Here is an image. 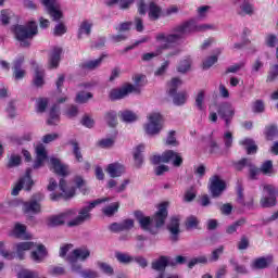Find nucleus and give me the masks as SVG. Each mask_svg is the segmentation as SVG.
Returning <instances> with one entry per match:
<instances>
[{
    "mask_svg": "<svg viewBox=\"0 0 278 278\" xmlns=\"http://www.w3.org/2000/svg\"><path fill=\"white\" fill-rule=\"evenodd\" d=\"M207 29H214V26L210 24L199 25L194 20H189L174 27L173 28L174 34L166 35L165 33H159L155 36V40L156 42H168L173 47V45H177L179 40H184V37L188 36V34L207 31Z\"/></svg>",
    "mask_w": 278,
    "mask_h": 278,
    "instance_id": "obj_1",
    "label": "nucleus"
},
{
    "mask_svg": "<svg viewBox=\"0 0 278 278\" xmlns=\"http://www.w3.org/2000/svg\"><path fill=\"white\" fill-rule=\"evenodd\" d=\"M13 34L16 40L21 42V47H29V41L34 36H38V24L34 21L28 22L25 26L15 25L13 27Z\"/></svg>",
    "mask_w": 278,
    "mask_h": 278,
    "instance_id": "obj_2",
    "label": "nucleus"
},
{
    "mask_svg": "<svg viewBox=\"0 0 278 278\" xmlns=\"http://www.w3.org/2000/svg\"><path fill=\"white\" fill-rule=\"evenodd\" d=\"M151 164L157 166V164H173L175 168H179L184 165V156L179 152L174 150H166L162 155H153L150 157Z\"/></svg>",
    "mask_w": 278,
    "mask_h": 278,
    "instance_id": "obj_3",
    "label": "nucleus"
},
{
    "mask_svg": "<svg viewBox=\"0 0 278 278\" xmlns=\"http://www.w3.org/2000/svg\"><path fill=\"white\" fill-rule=\"evenodd\" d=\"M105 201H109V199L108 198L97 199V200L90 202L88 206H84L83 208H80V211L78 212V216L76 218L72 219L71 222H68L67 226L68 227H77L79 225H84V223H86V220H90V218L92 217L90 212H92V210H94V206L101 205V203H105Z\"/></svg>",
    "mask_w": 278,
    "mask_h": 278,
    "instance_id": "obj_4",
    "label": "nucleus"
},
{
    "mask_svg": "<svg viewBox=\"0 0 278 278\" xmlns=\"http://www.w3.org/2000/svg\"><path fill=\"white\" fill-rule=\"evenodd\" d=\"M179 86H181V79L178 77L172 78L167 84V94L173 97L175 105H185L186 101H188V93L186 91L177 92Z\"/></svg>",
    "mask_w": 278,
    "mask_h": 278,
    "instance_id": "obj_5",
    "label": "nucleus"
},
{
    "mask_svg": "<svg viewBox=\"0 0 278 278\" xmlns=\"http://www.w3.org/2000/svg\"><path fill=\"white\" fill-rule=\"evenodd\" d=\"M34 179L31 178V168H27L25 175L22 176L15 186L12 189V197H18L21 190H26V192H31V188H34Z\"/></svg>",
    "mask_w": 278,
    "mask_h": 278,
    "instance_id": "obj_6",
    "label": "nucleus"
},
{
    "mask_svg": "<svg viewBox=\"0 0 278 278\" xmlns=\"http://www.w3.org/2000/svg\"><path fill=\"white\" fill-rule=\"evenodd\" d=\"M217 114L222 121H225L227 129L231 127V121L236 116V109L230 102H222L217 105Z\"/></svg>",
    "mask_w": 278,
    "mask_h": 278,
    "instance_id": "obj_7",
    "label": "nucleus"
},
{
    "mask_svg": "<svg viewBox=\"0 0 278 278\" xmlns=\"http://www.w3.org/2000/svg\"><path fill=\"white\" fill-rule=\"evenodd\" d=\"M208 192L212 199H218L223 195V192L227 190V182L220 178L218 175H214L208 179Z\"/></svg>",
    "mask_w": 278,
    "mask_h": 278,
    "instance_id": "obj_8",
    "label": "nucleus"
},
{
    "mask_svg": "<svg viewBox=\"0 0 278 278\" xmlns=\"http://www.w3.org/2000/svg\"><path fill=\"white\" fill-rule=\"evenodd\" d=\"M233 166L236 170H244V168H249V179L252 181H255L257 179V175L262 172L255 164H253V161L249 157H243L237 162L233 163Z\"/></svg>",
    "mask_w": 278,
    "mask_h": 278,
    "instance_id": "obj_9",
    "label": "nucleus"
},
{
    "mask_svg": "<svg viewBox=\"0 0 278 278\" xmlns=\"http://www.w3.org/2000/svg\"><path fill=\"white\" fill-rule=\"evenodd\" d=\"M149 123L146 124V132L148 136H155L162 131V114L152 113L148 116Z\"/></svg>",
    "mask_w": 278,
    "mask_h": 278,
    "instance_id": "obj_10",
    "label": "nucleus"
},
{
    "mask_svg": "<svg viewBox=\"0 0 278 278\" xmlns=\"http://www.w3.org/2000/svg\"><path fill=\"white\" fill-rule=\"evenodd\" d=\"M181 216L173 215L167 224V231H169V240L172 242H179V235L181 233Z\"/></svg>",
    "mask_w": 278,
    "mask_h": 278,
    "instance_id": "obj_11",
    "label": "nucleus"
},
{
    "mask_svg": "<svg viewBox=\"0 0 278 278\" xmlns=\"http://www.w3.org/2000/svg\"><path fill=\"white\" fill-rule=\"evenodd\" d=\"M168 218V202H162L157 205V212L153 215L152 220L157 229L166 225Z\"/></svg>",
    "mask_w": 278,
    "mask_h": 278,
    "instance_id": "obj_12",
    "label": "nucleus"
},
{
    "mask_svg": "<svg viewBox=\"0 0 278 278\" xmlns=\"http://www.w3.org/2000/svg\"><path fill=\"white\" fill-rule=\"evenodd\" d=\"M265 192L268 194V197H263L260 201L261 206L263 207H275L277 205V188L273 185H266L264 186Z\"/></svg>",
    "mask_w": 278,
    "mask_h": 278,
    "instance_id": "obj_13",
    "label": "nucleus"
},
{
    "mask_svg": "<svg viewBox=\"0 0 278 278\" xmlns=\"http://www.w3.org/2000/svg\"><path fill=\"white\" fill-rule=\"evenodd\" d=\"M45 195L42 193H35L33 200L24 202L23 210L25 214H40L41 206L38 201H42Z\"/></svg>",
    "mask_w": 278,
    "mask_h": 278,
    "instance_id": "obj_14",
    "label": "nucleus"
},
{
    "mask_svg": "<svg viewBox=\"0 0 278 278\" xmlns=\"http://www.w3.org/2000/svg\"><path fill=\"white\" fill-rule=\"evenodd\" d=\"M60 191L63 193H51V201H60V199H64L68 201V199H73L75 197V187H72L68 191H66V179L61 178L59 181Z\"/></svg>",
    "mask_w": 278,
    "mask_h": 278,
    "instance_id": "obj_15",
    "label": "nucleus"
},
{
    "mask_svg": "<svg viewBox=\"0 0 278 278\" xmlns=\"http://www.w3.org/2000/svg\"><path fill=\"white\" fill-rule=\"evenodd\" d=\"M136 91V87L131 84H127L126 86H123L122 88H114L109 93V99L111 101H121V99H125L127 94L130 92Z\"/></svg>",
    "mask_w": 278,
    "mask_h": 278,
    "instance_id": "obj_16",
    "label": "nucleus"
},
{
    "mask_svg": "<svg viewBox=\"0 0 278 278\" xmlns=\"http://www.w3.org/2000/svg\"><path fill=\"white\" fill-rule=\"evenodd\" d=\"M48 14L51 16L52 21H60L63 16L60 9H58L56 0H41Z\"/></svg>",
    "mask_w": 278,
    "mask_h": 278,
    "instance_id": "obj_17",
    "label": "nucleus"
},
{
    "mask_svg": "<svg viewBox=\"0 0 278 278\" xmlns=\"http://www.w3.org/2000/svg\"><path fill=\"white\" fill-rule=\"evenodd\" d=\"M50 164L52 165L55 175H59V177H68V175H71V172H68V165L62 164L60 159L51 157Z\"/></svg>",
    "mask_w": 278,
    "mask_h": 278,
    "instance_id": "obj_18",
    "label": "nucleus"
},
{
    "mask_svg": "<svg viewBox=\"0 0 278 278\" xmlns=\"http://www.w3.org/2000/svg\"><path fill=\"white\" fill-rule=\"evenodd\" d=\"M270 264H273V255L261 256L252 261L251 268H253V270H264L268 268Z\"/></svg>",
    "mask_w": 278,
    "mask_h": 278,
    "instance_id": "obj_19",
    "label": "nucleus"
},
{
    "mask_svg": "<svg viewBox=\"0 0 278 278\" xmlns=\"http://www.w3.org/2000/svg\"><path fill=\"white\" fill-rule=\"evenodd\" d=\"M165 43L156 47L154 52H148L144 53L141 58V60L143 62H151V60H153V58H157L160 55H162V53H164V51H167V49H172V45L168 41H163Z\"/></svg>",
    "mask_w": 278,
    "mask_h": 278,
    "instance_id": "obj_20",
    "label": "nucleus"
},
{
    "mask_svg": "<svg viewBox=\"0 0 278 278\" xmlns=\"http://www.w3.org/2000/svg\"><path fill=\"white\" fill-rule=\"evenodd\" d=\"M13 238H21L22 240H31V235L27 233V226L16 223L10 232Z\"/></svg>",
    "mask_w": 278,
    "mask_h": 278,
    "instance_id": "obj_21",
    "label": "nucleus"
},
{
    "mask_svg": "<svg viewBox=\"0 0 278 278\" xmlns=\"http://www.w3.org/2000/svg\"><path fill=\"white\" fill-rule=\"evenodd\" d=\"M105 170L111 179H116V177H123V175H125V165L121 163H111Z\"/></svg>",
    "mask_w": 278,
    "mask_h": 278,
    "instance_id": "obj_22",
    "label": "nucleus"
},
{
    "mask_svg": "<svg viewBox=\"0 0 278 278\" xmlns=\"http://www.w3.org/2000/svg\"><path fill=\"white\" fill-rule=\"evenodd\" d=\"M23 62H25V56H18L13 61V77L18 81L23 79L26 75L25 70H23Z\"/></svg>",
    "mask_w": 278,
    "mask_h": 278,
    "instance_id": "obj_23",
    "label": "nucleus"
},
{
    "mask_svg": "<svg viewBox=\"0 0 278 278\" xmlns=\"http://www.w3.org/2000/svg\"><path fill=\"white\" fill-rule=\"evenodd\" d=\"M93 23L90 20H83L81 23L78 26V30H77V38L78 40H81V38H84V36H90V34H92V27H93Z\"/></svg>",
    "mask_w": 278,
    "mask_h": 278,
    "instance_id": "obj_24",
    "label": "nucleus"
},
{
    "mask_svg": "<svg viewBox=\"0 0 278 278\" xmlns=\"http://www.w3.org/2000/svg\"><path fill=\"white\" fill-rule=\"evenodd\" d=\"M37 247V251H33L30 253V258L33 262H36V264H41V262H45V258L47 255H49V252L47 251V248L45 244L40 243Z\"/></svg>",
    "mask_w": 278,
    "mask_h": 278,
    "instance_id": "obj_25",
    "label": "nucleus"
},
{
    "mask_svg": "<svg viewBox=\"0 0 278 278\" xmlns=\"http://www.w3.org/2000/svg\"><path fill=\"white\" fill-rule=\"evenodd\" d=\"M90 257V250L88 249H76L73 251V254L67 256V261L71 264H75L77 260H81V262H86Z\"/></svg>",
    "mask_w": 278,
    "mask_h": 278,
    "instance_id": "obj_26",
    "label": "nucleus"
},
{
    "mask_svg": "<svg viewBox=\"0 0 278 278\" xmlns=\"http://www.w3.org/2000/svg\"><path fill=\"white\" fill-rule=\"evenodd\" d=\"M60 60H62V48L54 47L49 53V67L58 68L60 66Z\"/></svg>",
    "mask_w": 278,
    "mask_h": 278,
    "instance_id": "obj_27",
    "label": "nucleus"
},
{
    "mask_svg": "<svg viewBox=\"0 0 278 278\" xmlns=\"http://www.w3.org/2000/svg\"><path fill=\"white\" fill-rule=\"evenodd\" d=\"M135 218L138 220L143 231H151V223H153V218L144 216V213H142V211H136Z\"/></svg>",
    "mask_w": 278,
    "mask_h": 278,
    "instance_id": "obj_28",
    "label": "nucleus"
},
{
    "mask_svg": "<svg viewBox=\"0 0 278 278\" xmlns=\"http://www.w3.org/2000/svg\"><path fill=\"white\" fill-rule=\"evenodd\" d=\"M66 218H68V213L50 216L48 218V227H60L66 223Z\"/></svg>",
    "mask_w": 278,
    "mask_h": 278,
    "instance_id": "obj_29",
    "label": "nucleus"
},
{
    "mask_svg": "<svg viewBox=\"0 0 278 278\" xmlns=\"http://www.w3.org/2000/svg\"><path fill=\"white\" fill-rule=\"evenodd\" d=\"M36 154L37 157L34 163V168H40V166H42V164H45V161L47 160V150L45 149V146H37Z\"/></svg>",
    "mask_w": 278,
    "mask_h": 278,
    "instance_id": "obj_30",
    "label": "nucleus"
},
{
    "mask_svg": "<svg viewBox=\"0 0 278 278\" xmlns=\"http://www.w3.org/2000/svg\"><path fill=\"white\" fill-rule=\"evenodd\" d=\"M144 152V144H139L135 148L134 153H132V157L135 161V166L137 168H141L142 164H144V159L142 156V153Z\"/></svg>",
    "mask_w": 278,
    "mask_h": 278,
    "instance_id": "obj_31",
    "label": "nucleus"
},
{
    "mask_svg": "<svg viewBox=\"0 0 278 278\" xmlns=\"http://www.w3.org/2000/svg\"><path fill=\"white\" fill-rule=\"evenodd\" d=\"M166 266H170L168 256H160L159 260L152 262L153 270H157L159 273H164V270H166Z\"/></svg>",
    "mask_w": 278,
    "mask_h": 278,
    "instance_id": "obj_32",
    "label": "nucleus"
},
{
    "mask_svg": "<svg viewBox=\"0 0 278 278\" xmlns=\"http://www.w3.org/2000/svg\"><path fill=\"white\" fill-rule=\"evenodd\" d=\"M105 55H101L99 59H96L93 61H87L79 64V67L81 71H94V68H99L101 66V62H103V59Z\"/></svg>",
    "mask_w": 278,
    "mask_h": 278,
    "instance_id": "obj_33",
    "label": "nucleus"
},
{
    "mask_svg": "<svg viewBox=\"0 0 278 278\" xmlns=\"http://www.w3.org/2000/svg\"><path fill=\"white\" fill-rule=\"evenodd\" d=\"M48 125H58L60 123V109L58 104L52 105L49 112Z\"/></svg>",
    "mask_w": 278,
    "mask_h": 278,
    "instance_id": "obj_34",
    "label": "nucleus"
},
{
    "mask_svg": "<svg viewBox=\"0 0 278 278\" xmlns=\"http://www.w3.org/2000/svg\"><path fill=\"white\" fill-rule=\"evenodd\" d=\"M148 16L150 21H157L162 16V9L155 2H150Z\"/></svg>",
    "mask_w": 278,
    "mask_h": 278,
    "instance_id": "obj_35",
    "label": "nucleus"
},
{
    "mask_svg": "<svg viewBox=\"0 0 278 278\" xmlns=\"http://www.w3.org/2000/svg\"><path fill=\"white\" fill-rule=\"evenodd\" d=\"M104 121L110 127H116L118 125V114L116 111H108L104 113Z\"/></svg>",
    "mask_w": 278,
    "mask_h": 278,
    "instance_id": "obj_36",
    "label": "nucleus"
},
{
    "mask_svg": "<svg viewBox=\"0 0 278 278\" xmlns=\"http://www.w3.org/2000/svg\"><path fill=\"white\" fill-rule=\"evenodd\" d=\"M74 273H79L83 278H99V273L91 270V269H85L81 270V266H75L73 265Z\"/></svg>",
    "mask_w": 278,
    "mask_h": 278,
    "instance_id": "obj_37",
    "label": "nucleus"
},
{
    "mask_svg": "<svg viewBox=\"0 0 278 278\" xmlns=\"http://www.w3.org/2000/svg\"><path fill=\"white\" fill-rule=\"evenodd\" d=\"M243 225H247V218L241 217L226 228V233L231 236L238 231V227H242Z\"/></svg>",
    "mask_w": 278,
    "mask_h": 278,
    "instance_id": "obj_38",
    "label": "nucleus"
},
{
    "mask_svg": "<svg viewBox=\"0 0 278 278\" xmlns=\"http://www.w3.org/2000/svg\"><path fill=\"white\" fill-rule=\"evenodd\" d=\"M33 84L36 88H42L45 86V71L38 68L35 70Z\"/></svg>",
    "mask_w": 278,
    "mask_h": 278,
    "instance_id": "obj_39",
    "label": "nucleus"
},
{
    "mask_svg": "<svg viewBox=\"0 0 278 278\" xmlns=\"http://www.w3.org/2000/svg\"><path fill=\"white\" fill-rule=\"evenodd\" d=\"M68 144L73 146V155L76 162H84V155L81 154V148H79V142L77 140H70Z\"/></svg>",
    "mask_w": 278,
    "mask_h": 278,
    "instance_id": "obj_40",
    "label": "nucleus"
},
{
    "mask_svg": "<svg viewBox=\"0 0 278 278\" xmlns=\"http://www.w3.org/2000/svg\"><path fill=\"white\" fill-rule=\"evenodd\" d=\"M115 3L119 5V10H129L136 0H110L108 5H115Z\"/></svg>",
    "mask_w": 278,
    "mask_h": 278,
    "instance_id": "obj_41",
    "label": "nucleus"
},
{
    "mask_svg": "<svg viewBox=\"0 0 278 278\" xmlns=\"http://www.w3.org/2000/svg\"><path fill=\"white\" fill-rule=\"evenodd\" d=\"M265 137L266 140L273 141L275 138H278V128L276 125H269L265 127Z\"/></svg>",
    "mask_w": 278,
    "mask_h": 278,
    "instance_id": "obj_42",
    "label": "nucleus"
},
{
    "mask_svg": "<svg viewBox=\"0 0 278 278\" xmlns=\"http://www.w3.org/2000/svg\"><path fill=\"white\" fill-rule=\"evenodd\" d=\"M119 117L124 123H134L138 121V115L131 111H123L119 113Z\"/></svg>",
    "mask_w": 278,
    "mask_h": 278,
    "instance_id": "obj_43",
    "label": "nucleus"
},
{
    "mask_svg": "<svg viewBox=\"0 0 278 278\" xmlns=\"http://www.w3.org/2000/svg\"><path fill=\"white\" fill-rule=\"evenodd\" d=\"M252 112L254 114H264L266 112V104L264 100H256L252 103Z\"/></svg>",
    "mask_w": 278,
    "mask_h": 278,
    "instance_id": "obj_44",
    "label": "nucleus"
},
{
    "mask_svg": "<svg viewBox=\"0 0 278 278\" xmlns=\"http://www.w3.org/2000/svg\"><path fill=\"white\" fill-rule=\"evenodd\" d=\"M190 66H192V59L186 58L178 64L177 71L178 73H188L190 70Z\"/></svg>",
    "mask_w": 278,
    "mask_h": 278,
    "instance_id": "obj_45",
    "label": "nucleus"
},
{
    "mask_svg": "<svg viewBox=\"0 0 278 278\" xmlns=\"http://www.w3.org/2000/svg\"><path fill=\"white\" fill-rule=\"evenodd\" d=\"M115 257L119 264H131L134 262V256L127 253L116 252Z\"/></svg>",
    "mask_w": 278,
    "mask_h": 278,
    "instance_id": "obj_46",
    "label": "nucleus"
},
{
    "mask_svg": "<svg viewBox=\"0 0 278 278\" xmlns=\"http://www.w3.org/2000/svg\"><path fill=\"white\" fill-rule=\"evenodd\" d=\"M118 207H121V204L118 202H115L105 208L102 210L104 216H114L116 212H118Z\"/></svg>",
    "mask_w": 278,
    "mask_h": 278,
    "instance_id": "obj_47",
    "label": "nucleus"
},
{
    "mask_svg": "<svg viewBox=\"0 0 278 278\" xmlns=\"http://www.w3.org/2000/svg\"><path fill=\"white\" fill-rule=\"evenodd\" d=\"M225 253V245H219L215 250L212 251L210 256V262H218L220 260V255Z\"/></svg>",
    "mask_w": 278,
    "mask_h": 278,
    "instance_id": "obj_48",
    "label": "nucleus"
},
{
    "mask_svg": "<svg viewBox=\"0 0 278 278\" xmlns=\"http://www.w3.org/2000/svg\"><path fill=\"white\" fill-rule=\"evenodd\" d=\"M229 264L231 266H233L235 271H237L238 275H248L249 274V269H247V267L244 265L238 264V262H236V260L230 258Z\"/></svg>",
    "mask_w": 278,
    "mask_h": 278,
    "instance_id": "obj_49",
    "label": "nucleus"
},
{
    "mask_svg": "<svg viewBox=\"0 0 278 278\" xmlns=\"http://www.w3.org/2000/svg\"><path fill=\"white\" fill-rule=\"evenodd\" d=\"M97 266L98 268H100V270H102V273H104V275H109V277H112V275H114V268L112 267V265L103 262H98Z\"/></svg>",
    "mask_w": 278,
    "mask_h": 278,
    "instance_id": "obj_50",
    "label": "nucleus"
},
{
    "mask_svg": "<svg viewBox=\"0 0 278 278\" xmlns=\"http://www.w3.org/2000/svg\"><path fill=\"white\" fill-rule=\"evenodd\" d=\"M74 184H76V188L83 192V194H88V189L86 188V180L81 176H76L74 178Z\"/></svg>",
    "mask_w": 278,
    "mask_h": 278,
    "instance_id": "obj_51",
    "label": "nucleus"
},
{
    "mask_svg": "<svg viewBox=\"0 0 278 278\" xmlns=\"http://www.w3.org/2000/svg\"><path fill=\"white\" fill-rule=\"evenodd\" d=\"M186 229H197L199 227V218L197 216H189L185 222Z\"/></svg>",
    "mask_w": 278,
    "mask_h": 278,
    "instance_id": "obj_52",
    "label": "nucleus"
},
{
    "mask_svg": "<svg viewBox=\"0 0 278 278\" xmlns=\"http://www.w3.org/2000/svg\"><path fill=\"white\" fill-rule=\"evenodd\" d=\"M176 136V131L175 130H170L167 135L165 144H167V147H178L179 146V141H177Z\"/></svg>",
    "mask_w": 278,
    "mask_h": 278,
    "instance_id": "obj_53",
    "label": "nucleus"
},
{
    "mask_svg": "<svg viewBox=\"0 0 278 278\" xmlns=\"http://www.w3.org/2000/svg\"><path fill=\"white\" fill-rule=\"evenodd\" d=\"M92 99V93L91 92H85L80 91L77 93L75 102L76 103H88V100Z\"/></svg>",
    "mask_w": 278,
    "mask_h": 278,
    "instance_id": "obj_54",
    "label": "nucleus"
},
{
    "mask_svg": "<svg viewBox=\"0 0 278 278\" xmlns=\"http://www.w3.org/2000/svg\"><path fill=\"white\" fill-rule=\"evenodd\" d=\"M36 247V243L31 242V241H24V242H20L15 245V249H18L20 251H31V249H34Z\"/></svg>",
    "mask_w": 278,
    "mask_h": 278,
    "instance_id": "obj_55",
    "label": "nucleus"
},
{
    "mask_svg": "<svg viewBox=\"0 0 278 278\" xmlns=\"http://www.w3.org/2000/svg\"><path fill=\"white\" fill-rule=\"evenodd\" d=\"M216 62H218L217 55L208 56L205 61H203L202 68L204 71H207V68H212V66H214V64H216Z\"/></svg>",
    "mask_w": 278,
    "mask_h": 278,
    "instance_id": "obj_56",
    "label": "nucleus"
},
{
    "mask_svg": "<svg viewBox=\"0 0 278 278\" xmlns=\"http://www.w3.org/2000/svg\"><path fill=\"white\" fill-rule=\"evenodd\" d=\"M249 244H250L249 237L243 235L241 236L239 242L237 243V249L239 251H247V249H249Z\"/></svg>",
    "mask_w": 278,
    "mask_h": 278,
    "instance_id": "obj_57",
    "label": "nucleus"
},
{
    "mask_svg": "<svg viewBox=\"0 0 278 278\" xmlns=\"http://www.w3.org/2000/svg\"><path fill=\"white\" fill-rule=\"evenodd\" d=\"M197 264H207V256H199L191 258L188 263V268L192 269Z\"/></svg>",
    "mask_w": 278,
    "mask_h": 278,
    "instance_id": "obj_58",
    "label": "nucleus"
},
{
    "mask_svg": "<svg viewBox=\"0 0 278 278\" xmlns=\"http://www.w3.org/2000/svg\"><path fill=\"white\" fill-rule=\"evenodd\" d=\"M278 77V65L274 64L269 67L267 81H275Z\"/></svg>",
    "mask_w": 278,
    "mask_h": 278,
    "instance_id": "obj_59",
    "label": "nucleus"
},
{
    "mask_svg": "<svg viewBox=\"0 0 278 278\" xmlns=\"http://www.w3.org/2000/svg\"><path fill=\"white\" fill-rule=\"evenodd\" d=\"M98 147L100 149H110V147H114V139L113 138H106V139H101L98 141Z\"/></svg>",
    "mask_w": 278,
    "mask_h": 278,
    "instance_id": "obj_60",
    "label": "nucleus"
},
{
    "mask_svg": "<svg viewBox=\"0 0 278 278\" xmlns=\"http://www.w3.org/2000/svg\"><path fill=\"white\" fill-rule=\"evenodd\" d=\"M260 170L263 175H270V173H273V161H265Z\"/></svg>",
    "mask_w": 278,
    "mask_h": 278,
    "instance_id": "obj_61",
    "label": "nucleus"
},
{
    "mask_svg": "<svg viewBox=\"0 0 278 278\" xmlns=\"http://www.w3.org/2000/svg\"><path fill=\"white\" fill-rule=\"evenodd\" d=\"M49 105V100L47 98H39L37 101V112H46Z\"/></svg>",
    "mask_w": 278,
    "mask_h": 278,
    "instance_id": "obj_62",
    "label": "nucleus"
},
{
    "mask_svg": "<svg viewBox=\"0 0 278 278\" xmlns=\"http://www.w3.org/2000/svg\"><path fill=\"white\" fill-rule=\"evenodd\" d=\"M7 166L9 168H14L16 166H21V156L20 155H15V154H12Z\"/></svg>",
    "mask_w": 278,
    "mask_h": 278,
    "instance_id": "obj_63",
    "label": "nucleus"
},
{
    "mask_svg": "<svg viewBox=\"0 0 278 278\" xmlns=\"http://www.w3.org/2000/svg\"><path fill=\"white\" fill-rule=\"evenodd\" d=\"M67 28L66 25H64V23H59L53 30V35L54 36H64V34H66Z\"/></svg>",
    "mask_w": 278,
    "mask_h": 278,
    "instance_id": "obj_64",
    "label": "nucleus"
}]
</instances>
